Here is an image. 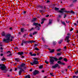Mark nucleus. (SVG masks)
<instances>
[{
	"label": "nucleus",
	"instance_id": "nucleus-33",
	"mask_svg": "<svg viewBox=\"0 0 78 78\" xmlns=\"http://www.w3.org/2000/svg\"><path fill=\"white\" fill-rule=\"evenodd\" d=\"M57 55L58 56H60V55H61V53H58L57 54Z\"/></svg>",
	"mask_w": 78,
	"mask_h": 78
},
{
	"label": "nucleus",
	"instance_id": "nucleus-61",
	"mask_svg": "<svg viewBox=\"0 0 78 78\" xmlns=\"http://www.w3.org/2000/svg\"><path fill=\"white\" fill-rule=\"evenodd\" d=\"M64 49H66V48H67V47H66V46H65L64 47Z\"/></svg>",
	"mask_w": 78,
	"mask_h": 78
},
{
	"label": "nucleus",
	"instance_id": "nucleus-14",
	"mask_svg": "<svg viewBox=\"0 0 78 78\" xmlns=\"http://www.w3.org/2000/svg\"><path fill=\"white\" fill-rule=\"evenodd\" d=\"M18 54L19 55H22L23 54V52H19Z\"/></svg>",
	"mask_w": 78,
	"mask_h": 78
},
{
	"label": "nucleus",
	"instance_id": "nucleus-40",
	"mask_svg": "<svg viewBox=\"0 0 78 78\" xmlns=\"http://www.w3.org/2000/svg\"><path fill=\"white\" fill-rule=\"evenodd\" d=\"M11 55H12V54L10 53L9 54V55H7V56H11Z\"/></svg>",
	"mask_w": 78,
	"mask_h": 78
},
{
	"label": "nucleus",
	"instance_id": "nucleus-21",
	"mask_svg": "<svg viewBox=\"0 0 78 78\" xmlns=\"http://www.w3.org/2000/svg\"><path fill=\"white\" fill-rule=\"evenodd\" d=\"M25 66V64L24 63H22V64L21 65V67H24Z\"/></svg>",
	"mask_w": 78,
	"mask_h": 78
},
{
	"label": "nucleus",
	"instance_id": "nucleus-13",
	"mask_svg": "<svg viewBox=\"0 0 78 78\" xmlns=\"http://www.w3.org/2000/svg\"><path fill=\"white\" fill-rule=\"evenodd\" d=\"M52 23V20H50L49 21L48 25H50Z\"/></svg>",
	"mask_w": 78,
	"mask_h": 78
},
{
	"label": "nucleus",
	"instance_id": "nucleus-22",
	"mask_svg": "<svg viewBox=\"0 0 78 78\" xmlns=\"http://www.w3.org/2000/svg\"><path fill=\"white\" fill-rule=\"evenodd\" d=\"M25 78H30V76L29 75H28L27 76H25Z\"/></svg>",
	"mask_w": 78,
	"mask_h": 78
},
{
	"label": "nucleus",
	"instance_id": "nucleus-63",
	"mask_svg": "<svg viewBox=\"0 0 78 78\" xmlns=\"http://www.w3.org/2000/svg\"><path fill=\"white\" fill-rule=\"evenodd\" d=\"M76 76H73V78H76Z\"/></svg>",
	"mask_w": 78,
	"mask_h": 78
},
{
	"label": "nucleus",
	"instance_id": "nucleus-59",
	"mask_svg": "<svg viewBox=\"0 0 78 78\" xmlns=\"http://www.w3.org/2000/svg\"><path fill=\"white\" fill-rule=\"evenodd\" d=\"M58 17H59V18H61V16L60 15H59L58 16Z\"/></svg>",
	"mask_w": 78,
	"mask_h": 78
},
{
	"label": "nucleus",
	"instance_id": "nucleus-62",
	"mask_svg": "<svg viewBox=\"0 0 78 78\" xmlns=\"http://www.w3.org/2000/svg\"><path fill=\"white\" fill-rule=\"evenodd\" d=\"M23 13L24 14H25V13H26V12H25V11H24V12H23Z\"/></svg>",
	"mask_w": 78,
	"mask_h": 78
},
{
	"label": "nucleus",
	"instance_id": "nucleus-34",
	"mask_svg": "<svg viewBox=\"0 0 78 78\" xmlns=\"http://www.w3.org/2000/svg\"><path fill=\"white\" fill-rule=\"evenodd\" d=\"M62 24H63L64 25H66V23H65V22H62Z\"/></svg>",
	"mask_w": 78,
	"mask_h": 78
},
{
	"label": "nucleus",
	"instance_id": "nucleus-16",
	"mask_svg": "<svg viewBox=\"0 0 78 78\" xmlns=\"http://www.w3.org/2000/svg\"><path fill=\"white\" fill-rule=\"evenodd\" d=\"M42 22H41V24H43L44 23V19H42L41 20Z\"/></svg>",
	"mask_w": 78,
	"mask_h": 78
},
{
	"label": "nucleus",
	"instance_id": "nucleus-18",
	"mask_svg": "<svg viewBox=\"0 0 78 78\" xmlns=\"http://www.w3.org/2000/svg\"><path fill=\"white\" fill-rule=\"evenodd\" d=\"M21 31L22 33H23L24 31V29L23 28H21Z\"/></svg>",
	"mask_w": 78,
	"mask_h": 78
},
{
	"label": "nucleus",
	"instance_id": "nucleus-35",
	"mask_svg": "<svg viewBox=\"0 0 78 78\" xmlns=\"http://www.w3.org/2000/svg\"><path fill=\"white\" fill-rule=\"evenodd\" d=\"M2 61H5V60H6V59H5V58H2L1 59Z\"/></svg>",
	"mask_w": 78,
	"mask_h": 78
},
{
	"label": "nucleus",
	"instance_id": "nucleus-57",
	"mask_svg": "<svg viewBox=\"0 0 78 78\" xmlns=\"http://www.w3.org/2000/svg\"><path fill=\"white\" fill-rule=\"evenodd\" d=\"M32 70H33V69H30V72H32Z\"/></svg>",
	"mask_w": 78,
	"mask_h": 78
},
{
	"label": "nucleus",
	"instance_id": "nucleus-27",
	"mask_svg": "<svg viewBox=\"0 0 78 78\" xmlns=\"http://www.w3.org/2000/svg\"><path fill=\"white\" fill-rule=\"evenodd\" d=\"M64 61H65V62H67V59L66 58H65L63 59Z\"/></svg>",
	"mask_w": 78,
	"mask_h": 78
},
{
	"label": "nucleus",
	"instance_id": "nucleus-60",
	"mask_svg": "<svg viewBox=\"0 0 78 78\" xmlns=\"http://www.w3.org/2000/svg\"><path fill=\"white\" fill-rule=\"evenodd\" d=\"M50 1L48 0L47 2V3H49Z\"/></svg>",
	"mask_w": 78,
	"mask_h": 78
},
{
	"label": "nucleus",
	"instance_id": "nucleus-24",
	"mask_svg": "<svg viewBox=\"0 0 78 78\" xmlns=\"http://www.w3.org/2000/svg\"><path fill=\"white\" fill-rule=\"evenodd\" d=\"M32 22H36V18H34L32 20Z\"/></svg>",
	"mask_w": 78,
	"mask_h": 78
},
{
	"label": "nucleus",
	"instance_id": "nucleus-64",
	"mask_svg": "<svg viewBox=\"0 0 78 78\" xmlns=\"http://www.w3.org/2000/svg\"><path fill=\"white\" fill-rule=\"evenodd\" d=\"M15 71L17 70V68H15Z\"/></svg>",
	"mask_w": 78,
	"mask_h": 78
},
{
	"label": "nucleus",
	"instance_id": "nucleus-2",
	"mask_svg": "<svg viewBox=\"0 0 78 78\" xmlns=\"http://www.w3.org/2000/svg\"><path fill=\"white\" fill-rule=\"evenodd\" d=\"M61 59H62V57H60L58 59L55 58L54 57H51L50 59V63L51 64H53V62H55V61H57V60H61Z\"/></svg>",
	"mask_w": 78,
	"mask_h": 78
},
{
	"label": "nucleus",
	"instance_id": "nucleus-36",
	"mask_svg": "<svg viewBox=\"0 0 78 78\" xmlns=\"http://www.w3.org/2000/svg\"><path fill=\"white\" fill-rule=\"evenodd\" d=\"M34 30V28H32L30 29V31H32Z\"/></svg>",
	"mask_w": 78,
	"mask_h": 78
},
{
	"label": "nucleus",
	"instance_id": "nucleus-48",
	"mask_svg": "<svg viewBox=\"0 0 78 78\" xmlns=\"http://www.w3.org/2000/svg\"><path fill=\"white\" fill-rule=\"evenodd\" d=\"M32 56H36V54H33Z\"/></svg>",
	"mask_w": 78,
	"mask_h": 78
},
{
	"label": "nucleus",
	"instance_id": "nucleus-51",
	"mask_svg": "<svg viewBox=\"0 0 78 78\" xmlns=\"http://www.w3.org/2000/svg\"><path fill=\"white\" fill-rule=\"evenodd\" d=\"M7 53H11V52L10 51H8L7 52Z\"/></svg>",
	"mask_w": 78,
	"mask_h": 78
},
{
	"label": "nucleus",
	"instance_id": "nucleus-53",
	"mask_svg": "<svg viewBox=\"0 0 78 78\" xmlns=\"http://www.w3.org/2000/svg\"><path fill=\"white\" fill-rule=\"evenodd\" d=\"M73 28H71L70 30V31H73Z\"/></svg>",
	"mask_w": 78,
	"mask_h": 78
},
{
	"label": "nucleus",
	"instance_id": "nucleus-41",
	"mask_svg": "<svg viewBox=\"0 0 78 78\" xmlns=\"http://www.w3.org/2000/svg\"><path fill=\"white\" fill-rule=\"evenodd\" d=\"M29 54L31 55V56H33V53H32V52H30Z\"/></svg>",
	"mask_w": 78,
	"mask_h": 78
},
{
	"label": "nucleus",
	"instance_id": "nucleus-31",
	"mask_svg": "<svg viewBox=\"0 0 78 78\" xmlns=\"http://www.w3.org/2000/svg\"><path fill=\"white\" fill-rule=\"evenodd\" d=\"M42 67H43V66L42 65L41 66L39 67V69H42Z\"/></svg>",
	"mask_w": 78,
	"mask_h": 78
},
{
	"label": "nucleus",
	"instance_id": "nucleus-39",
	"mask_svg": "<svg viewBox=\"0 0 78 78\" xmlns=\"http://www.w3.org/2000/svg\"><path fill=\"white\" fill-rule=\"evenodd\" d=\"M34 60H38V59H37V58H34Z\"/></svg>",
	"mask_w": 78,
	"mask_h": 78
},
{
	"label": "nucleus",
	"instance_id": "nucleus-49",
	"mask_svg": "<svg viewBox=\"0 0 78 78\" xmlns=\"http://www.w3.org/2000/svg\"><path fill=\"white\" fill-rule=\"evenodd\" d=\"M78 71H77V72H75V73L76 75H77V74H78Z\"/></svg>",
	"mask_w": 78,
	"mask_h": 78
},
{
	"label": "nucleus",
	"instance_id": "nucleus-9",
	"mask_svg": "<svg viewBox=\"0 0 78 78\" xmlns=\"http://www.w3.org/2000/svg\"><path fill=\"white\" fill-rule=\"evenodd\" d=\"M39 73V71L37 70H35L34 71L33 74L34 75H36L37 74Z\"/></svg>",
	"mask_w": 78,
	"mask_h": 78
},
{
	"label": "nucleus",
	"instance_id": "nucleus-12",
	"mask_svg": "<svg viewBox=\"0 0 78 78\" xmlns=\"http://www.w3.org/2000/svg\"><path fill=\"white\" fill-rule=\"evenodd\" d=\"M15 60L16 61V62H19L20 61V59L18 58H15Z\"/></svg>",
	"mask_w": 78,
	"mask_h": 78
},
{
	"label": "nucleus",
	"instance_id": "nucleus-6",
	"mask_svg": "<svg viewBox=\"0 0 78 78\" xmlns=\"http://www.w3.org/2000/svg\"><path fill=\"white\" fill-rule=\"evenodd\" d=\"M39 64V62H38V61L35 60H34L33 62L30 63V64L32 65L33 66L34 64H35L36 65V64Z\"/></svg>",
	"mask_w": 78,
	"mask_h": 78
},
{
	"label": "nucleus",
	"instance_id": "nucleus-44",
	"mask_svg": "<svg viewBox=\"0 0 78 78\" xmlns=\"http://www.w3.org/2000/svg\"><path fill=\"white\" fill-rule=\"evenodd\" d=\"M0 49L1 50V52H2V50H3V48H2V47H1L0 48Z\"/></svg>",
	"mask_w": 78,
	"mask_h": 78
},
{
	"label": "nucleus",
	"instance_id": "nucleus-32",
	"mask_svg": "<svg viewBox=\"0 0 78 78\" xmlns=\"http://www.w3.org/2000/svg\"><path fill=\"white\" fill-rule=\"evenodd\" d=\"M56 44V41H54L53 42V45H55V44Z\"/></svg>",
	"mask_w": 78,
	"mask_h": 78
},
{
	"label": "nucleus",
	"instance_id": "nucleus-28",
	"mask_svg": "<svg viewBox=\"0 0 78 78\" xmlns=\"http://www.w3.org/2000/svg\"><path fill=\"white\" fill-rule=\"evenodd\" d=\"M0 46L1 47H2V46H3V45L2 44V43L1 42V41H0Z\"/></svg>",
	"mask_w": 78,
	"mask_h": 78
},
{
	"label": "nucleus",
	"instance_id": "nucleus-45",
	"mask_svg": "<svg viewBox=\"0 0 78 78\" xmlns=\"http://www.w3.org/2000/svg\"><path fill=\"white\" fill-rule=\"evenodd\" d=\"M73 2H76L77 0H71Z\"/></svg>",
	"mask_w": 78,
	"mask_h": 78
},
{
	"label": "nucleus",
	"instance_id": "nucleus-42",
	"mask_svg": "<svg viewBox=\"0 0 78 78\" xmlns=\"http://www.w3.org/2000/svg\"><path fill=\"white\" fill-rule=\"evenodd\" d=\"M60 50H61V49H60L57 50V51H60Z\"/></svg>",
	"mask_w": 78,
	"mask_h": 78
},
{
	"label": "nucleus",
	"instance_id": "nucleus-17",
	"mask_svg": "<svg viewBox=\"0 0 78 78\" xmlns=\"http://www.w3.org/2000/svg\"><path fill=\"white\" fill-rule=\"evenodd\" d=\"M2 36H5V33L4 32H3L2 34Z\"/></svg>",
	"mask_w": 78,
	"mask_h": 78
},
{
	"label": "nucleus",
	"instance_id": "nucleus-7",
	"mask_svg": "<svg viewBox=\"0 0 78 78\" xmlns=\"http://www.w3.org/2000/svg\"><path fill=\"white\" fill-rule=\"evenodd\" d=\"M22 42L23 43H27V42H30L31 43H33L34 42H35V41L33 40H30L29 41H25L24 40H23Z\"/></svg>",
	"mask_w": 78,
	"mask_h": 78
},
{
	"label": "nucleus",
	"instance_id": "nucleus-29",
	"mask_svg": "<svg viewBox=\"0 0 78 78\" xmlns=\"http://www.w3.org/2000/svg\"><path fill=\"white\" fill-rule=\"evenodd\" d=\"M37 34V32L35 31L33 33V35H34V34Z\"/></svg>",
	"mask_w": 78,
	"mask_h": 78
},
{
	"label": "nucleus",
	"instance_id": "nucleus-38",
	"mask_svg": "<svg viewBox=\"0 0 78 78\" xmlns=\"http://www.w3.org/2000/svg\"><path fill=\"white\" fill-rule=\"evenodd\" d=\"M71 12H72V13L73 14H75V12H73V11L71 10Z\"/></svg>",
	"mask_w": 78,
	"mask_h": 78
},
{
	"label": "nucleus",
	"instance_id": "nucleus-15",
	"mask_svg": "<svg viewBox=\"0 0 78 78\" xmlns=\"http://www.w3.org/2000/svg\"><path fill=\"white\" fill-rule=\"evenodd\" d=\"M65 41H66V42L67 43H69V42H70V40H69V39H65Z\"/></svg>",
	"mask_w": 78,
	"mask_h": 78
},
{
	"label": "nucleus",
	"instance_id": "nucleus-19",
	"mask_svg": "<svg viewBox=\"0 0 78 78\" xmlns=\"http://www.w3.org/2000/svg\"><path fill=\"white\" fill-rule=\"evenodd\" d=\"M50 75H51V76H55L54 75V73H50Z\"/></svg>",
	"mask_w": 78,
	"mask_h": 78
},
{
	"label": "nucleus",
	"instance_id": "nucleus-3",
	"mask_svg": "<svg viewBox=\"0 0 78 78\" xmlns=\"http://www.w3.org/2000/svg\"><path fill=\"white\" fill-rule=\"evenodd\" d=\"M33 25H35L36 26V27L34 28V29L37 30H40V27H39H39H41V26L40 24H39L36 23H34Z\"/></svg>",
	"mask_w": 78,
	"mask_h": 78
},
{
	"label": "nucleus",
	"instance_id": "nucleus-1",
	"mask_svg": "<svg viewBox=\"0 0 78 78\" xmlns=\"http://www.w3.org/2000/svg\"><path fill=\"white\" fill-rule=\"evenodd\" d=\"M59 8H57V7H55L54 9L55 11H57L58 12H60V13H61V14H62L64 12H66V13H69V12H70L69 11H68L66 10H65V9L64 8L61 9L60 10H59Z\"/></svg>",
	"mask_w": 78,
	"mask_h": 78
},
{
	"label": "nucleus",
	"instance_id": "nucleus-56",
	"mask_svg": "<svg viewBox=\"0 0 78 78\" xmlns=\"http://www.w3.org/2000/svg\"><path fill=\"white\" fill-rule=\"evenodd\" d=\"M30 37H32V34H30Z\"/></svg>",
	"mask_w": 78,
	"mask_h": 78
},
{
	"label": "nucleus",
	"instance_id": "nucleus-55",
	"mask_svg": "<svg viewBox=\"0 0 78 78\" xmlns=\"http://www.w3.org/2000/svg\"><path fill=\"white\" fill-rule=\"evenodd\" d=\"M48 16H49V15H47L46 16V17H48Z\"/></svg>",
	"mask_w": 78,
	"mask_h": 78
},
{
	"label": "nucleus",
	"instance_id": "nucleus-50",
	"mask_svg": "<svg viewBox=\"0 0 78 78\" xmlns=\"http://www.w3.org/2000/svg\"><path fill=\"white\" fill-rule=\"evenodd\" d=\"M35 50H39V49H38V48H35Z\"/></svg>",
	"mask_w": 78,
	"mask_h": 78
},
{
	"label": "nucleus",
	"instance_id": "nucleus-5",
	"mask_svg": "<svg viewBox=\"0 0 78 78\" xmlns=\"http://www.w3.org/2000/svg\"><path fill=\"white\" fill-rule=\"evenodd\" d=\"M11 35V34H8L5 36V37L6 38V39H10Z\"/></svg>",
	"mask_w": 78,
	"mask_h": 78
},
{
	"label": "nucleus",
	"instance_id": "nucleus-30",
	"mask_svg": "<svg viewBox=\"0 0 78 78\" xmlns=\"http://www.w3.org/2000/svg\"><path fill=\"white\" fill-rule=\"evenodd\" d=\"M39 8H41L42 9V8H43V6H42V5H40L39 6Z\"/></svg>",
	"mask_w": 78,
	"mask_h": 78
},
{
	"label": "nucleus",
	"instance_id": "nucleus-8",
	"mask_svg": "<svg viewBox=\"0 0 78 78\" xmlns=\"http://www.w3.org/2000/svg\"><path fill=\"white\" fill-rule=\"evenodd\" d=\"M11 41H12V39H4L3 40V41L6 43H8L9 42H11Z\"/></svg>",
	"mask_w": 78,
	"mask_h": 78
},
{
	"label": "nucleus",
	"instance_id": "nucleus-10",
	"mask_svg": "<svg viewBox=\"0 0 78 78\" xmlns=\"http://www.w3.org/2000/svg\"><path fill=\"white\" fill-rule=\"evenodd\" d=\"M20 70L19 72V75H21V73H22V72L24 71V70H23L22 68H20Z\"/></svg>",
	"mask_w": 78,
	"mask_h": 78
},
{
	"label": "nucleus",
	"instance_id": "nucleus-47",
	"mask_svg": "<svg viewBox=\"0 0 78 78\" xmlns=\"http://www.w3.org/2000/svg\"><path fill=\"white\" fill-rule=\"evenodd\" d=\"M45 62L46 63V64H48V62L47 61H45Z\"/></svg>",
	"mask_w": 78,
	"mask_h": 78
},
{
	"label": "nucleus",
	"instance_id": "nucleus-58",
	"mask_svg": "<svg viewBox=\"0 0 78 78\" xmlns=\"http://www.w3.org/2000/svg\"><path fill=\"white\" fill-rule=\"evenodd\" d=\"M39 11L40 12H43V11L41 10H40Z\"/></svg>",
	"mask_w": 78,
	"mask_h": 78
},
{
	"label": "nucleus",
	"instance_id": "nucleus-20",
	"mask_svg": "<svg viewBox=\"0 0 78 78\" xmlns=\"http://www.w3.org/2000/svg\"><path fill=\"white\" fill-rule=\"evenodd\" d=\"M70 36H67L66 38V39H70Z\"/></svg>",
	"mask_w": 78,
	"mask_h": 78
},
{
	"label": "nucleus",
	"instance_id": "nucleus-26",
	"mask_svg": "<svg viewBox=\"0 0 78 78\" xmlns=\"http://www.w3.org/2000/svg\"><path fill=\"white\" fill-rule=\"evenodd\" d=\"M62 62H61V61H58L57 62V63L58 64H61Z\"/></svg>",
	"mask_w": 78,
	"mask_h": 78
},
{
	"label": "nucleus",
	"instance_id": "nucleus-4",
	"mask_svg": "<svg viewBox=\"0 0 78 78\" xmlns=\"http://www.w3.org/2000/svg\"><path fill=\"white\" fill-rule=\"evenodd\" d=\"M0 69L2 70H5V69H6V66H5V65L3 64H0Z\"/></svg>",
	"mask_w": 78,
	"mask_h": 78
},
{
	"label": "nucleus",
	"instance_id": "nucleus-23",
	"mask_svg": "<svg viewBox=\"0 0 78 78\" xmlns=\"http://www.w3.org/2000/svg\"><path fill=\"white\" fill-rule=\"evenodd\" d=\"M62 41H63L62 40H61L58 42V43L59 44H61V43L62 42Z\"/></svg>",
	"mask_w": 78,
	"mask_h": 78
},
{
	"label": "nucleus",
	"instance_id": "nucleus-46",
	"mask_svg": "<svg viewBox=\"0 0 78 78\" xmlns=\"http://www.w3.org/2000/svg\"><path fill=\"white\" fill-rule=\"evenodd\" d=\"M11 39H14V36H11Z\"/></svg>",
	"mask_w": 78,
	"mask_h": 78
},
{
	"label": "nucleus",
	"instance_id": "nucleus-52",
	"mask_svg": "<svg viewBox=\"0 0 78 78\" xmlns=\"http://www.w3.org/2000/svg\"><path fill=\"white\" fill-rule=\"evenodd\" d=\"M61 64H62V65H65V63L62 62Z\"/></svg>",
	"mask_w": 78,
	"mask_h": 78
},
{
	"label": "nucleus",
	"instance_id": "nucleus-25",
	"mask_svg": "<svg viewBox=\"0 0 78 78\" xmlns=\"http://www.w3.org/2000/svg\"><path fill=\"white\" fill-rule=\"evenodd\" d=\"M54 51H55V49H52L50 51V53H53Z\"/></svg>",
	"mask_w": 78,
	"mask_h": 78
},
{
	"label": "nucleus",
	"instance_id": "nucleus-37",
	"mask_svg": "<svg viewBox=\"0 0 78 78\" xmlns=\"http://www.w3.org/2000/svg\"><path fill=\"white\" fill-rule=\"evenodd\" d=\"M66 17H67V15H66V14H64V18H66Z\"/></svg>",
	"mask_w": 78,
	"mask_h": 78
},
{
	"label": "nucleus",
	"instance_id": "nucleus-11",
	"mask_svg": "<svg viewBox=\"0 0 78 78\" xmlns=\"http://www.w3.org/2000/svg\"><path fill=\"white\" fill-rule=\"evenodd\" d=\"M58 66H59V65L58 64H56L55 66H52V67L53 69H55V68H56Z\"/></svg>",
	"mask_w": 78,
	"mask_h": 78
},
{
	"label": "nucleus",
	"instance_id": "nucleus-54",
	"mask_svg": "<svg viewBox=\"0 0 78 78\" xmlns=\"http://www.w3.org/2000/svg\"><path fill=\"white\" fill-rule=\"evenodd\" d=\"M27 34H24V35H23V37H25V36H27Z\"/></svg>",
	"mask_w": 78,
	"mask_h": 78
},
{
	"label": "nucleus",
	"instance_id": "nucleus-43",
	"mask_svg": "<svg viewBox=\"0 0 78 78\" xmlns=\"http://www.w3.org/2000/svg\"><path fill=\"white\" fill-rule=\"evenodd\" d=\"M21 46H23V42H22V43L21 44Z\"/></svg>",
	"mask_w": 78,
	"mask_h": 78
}]
</instances>
